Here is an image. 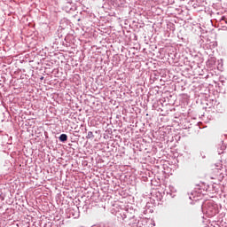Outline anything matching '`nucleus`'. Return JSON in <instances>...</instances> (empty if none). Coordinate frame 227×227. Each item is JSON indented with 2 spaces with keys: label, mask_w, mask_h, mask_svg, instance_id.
I'll return each mask as SVG.
<instances>
[{
  "label": "nucleus",
  "mask_w": 227,
  "mask_h": 227,
  "mask_svg": "<svg viewBox=\"0 0 227 227\" xmlns=\"http://www.w3.org/2000/svg\"><path fill=\"white\" fill-rule=\"evenodd\" d=\"M93 137H95V135H93V132L92 131H89L88 134H87L86 138L87 139H91Z\"/></svg>",
  "instance_id": "2"
},
{
  "label": "nucleus",
  "mask_w": 227,
  "mask_h": 227,
  "mask_svg": "<svg viewBox=\"0 0 227 227\" xmlns=\"http://www.w3.org/2000/svg\"><path fill=\"white\" fill-rule=\"evenodd\" d=\"M68 139V136H67V134H62L59 137V140L62 141V143H65V141H67Z\"/></svg>",
  "instance_id": "1"
}]
</instances>
